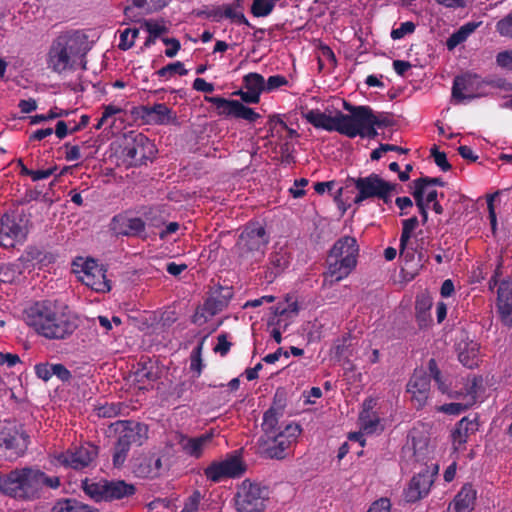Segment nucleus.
<instances>
[{
	"instance_id": "2",
	"label": "nucleus",
	"mask_w": 512,
	"mask_h": 512,
	"mask_svg": "<svg viewBox=\"0 0 512 512\" xmlns=\"http://www.w3.org/2000/svg\"><path fill=\"white\" fill-rule=\"evenodd\" d=\"M60 485L58 476L47 475L39 469L27 467L0 476V492L21 500L39 499L45 489H57Z\"/></svg>"
},
{
	"instance_id": "11",
	"label": "nucleus",
	"mask_w": 512,
	"mask_h": 512,
	"mask_svg": "<svg viewBox=\"0 0 512 512\" xmlns=\"http://www.w3.org/2000/svg\"><path fill=\"white\" fill-rule=\"evenodd\" d=\"M486 82L478 75L465 74L454 79L452 87V100L459 104L487 94Z\"/></svg>"
},
{
	"instance_id": "45",
	"label": "nucleus",
	"mask_w": 512,
	"mask_h": 512,
	"mask_svg": "<svg viewBox=\"0 0 512 512\" xmlns=\"http://www.w3.org/2000/svg\"><path fill=\"white\" fill-rule=\"evenodd\" d=\"M289 84L287 78L282 75H272L265 79V93H272Z\"/></svg>"
},
{
	"instance_id": "26",
	"label": "nucleus",
	"mask_w": 512,
	"mask_h": 512,
	"mask_svg": "<svg viewBox=\"0 0 512 512\" xmlns=\"http://www.w3.org/2000/svg\"><path fill=\"white\" fill-rule=\"evenodd\" d=\"M478 428V424L475 420H469L468 418H462L455 429L452 431L451 437L454 446H461L467 443L468 438Z\"/></svg>"
},
{
	"instance_id": "40",
	"label": "nucleus",
	"mask_w": 512,
	"mask_h": 512,
	"mask_svg": "<svg viewBox=\"0 0 512 512\" xmlns=\"http://www.w3.org/2000/svg\"><path fill=\"white\" fill-rule=\"evenodd\" d=\"M424 425L413 428L409 433V439L413 448H425L429 445V438Z\"/></svg>"
},
{
	"instance_id": "23",
	"label": "nucleus",
	"mask_w": 512,
	"mask_h": 512,
	"mask_svg": "<svg viewBox=\"0 0 512 512\" xmlns=\"http://www.w3.org/2000/svg\"><path fill=\"white\" fill-rule=\"evenodd\" d=\"M297 315L298 305L296 302L278 305L275 308L274 317L269 321V326H276L285 332Z\"/></svg>"
},
{
	"instance_id": "58",
	"label": "nucleus",
	"mask_w": 512,
	"mask_h": 512,
	"mask_svg": "<svg viewBox=\"0 0 512 512\" xmlns=\"http://www.w3.org/2000/svg\"><path fill=\"white\" fill-rule=\"evenodd\" d=\"M308 184L305 178L295 180L293 186L289 189L294 198H300L305 194L304 187Z\"/></svg>"
},
{
	"instance_id": "29",
	"label": "nucleus",
	"mask_w": 512,
	"mask_h": 512,
	"mask_svg": "<svg viewBox=\"0 0 512 512\" xmlns=\"http://www.w3.org/2000/svg\"><path fill=\"white\" fill-rule=\"evenodd\" d=\"M402 233L400 237V256L406 260L413 257V252L407 249V244L412 237L414 230L418 226L417 217L413 216L403 221Z\"/></svg>"
},
{
	"instance_id": "10",
	"label": "nucleus",
	"mask_w": 512,
	"mask_h": 512,
	"mask_svg": "<svg viewBox=\"0 0 512 512\" xmlns=\"http://www.w3.org/2000/svg\"><path fill=\"white\" fill-rule=\"evenodd\" d=\"M247 465L239 455H228L224 460L214 461L204 470V474L214 483L225 479L240 478L245 474Z\"/></svg>"
},
{
	"instance_id": "42",
	"label": "nucleus",
	"mask_w": 512,
	"mask_h": 512,
	"mask_svg": "<svg viewBox=\"0 0 512 512\" xmlns=\"http://www.w3.org/2000/svg\"><path fill=\"white\" fill-rule=\"evenodd\" d=\"M282 406L278 408L272 406L263 415V429L267 432L273 431L278 423L279 416L281 415Z\"/></svg>"
},
{
	"instance_id": "28",
	"label": "nucleus",
	"mask_w": 512,
	"mask_h": 512,
	"mask_svg": "<svg viewBox=\"0 0 512 512\" xmlns=\"http://www.w3.org/2000/svg\"><path fill=\"white\" fill-rule=\"evenodd\" d=\"M50 512H99V509L75 498H61L53 504Z\"/></svg>"
},
{
	"instance_id": "48",
	"label": "nucleus",
	"mask_w": 512,
	"mask_h": 512,
	"mask_svg": "<svg viewBox=\"0 0 512 512\" xmlns=\"http://www.w3.org/2000/svg\"><path fill=\"white\" fill-rule=\"evenodd\" d=\"M292 450H259L260 458L283 460L292 457Z\"/></svg>"
},
{
	"instance_id": "47",
	"label": "nucleus",
	"mask_w": 512,
	"mask_h": 512,
	"mask_svg": "<svg viewBox=\"0 0 512 512\" xmlns=\"http://www.w3.org/2000/svg\"><path fill=\"white\" fill-rule=\"evenodd\" d=\"M496 30L501 36L512 38V12L497 22Z\"/></svg>"
},
{
	"instance_id": "53",
	"label": "nucleus",
	"mask_w": 512,
	"mask_h": 512,
	"mask_svg": "<svg viewBox=\"0 0 512 512\" xmlns=\"http://www.w3.org/2000/svg\"><path fill=\"white\" fill-rule=\"evenodd\" d=\"M431 154L434 158V162L439 168H441V170L448 171L451 168L444 152H440L436 148H432Z\"/></svg>"
},
{
	"instance_id": "35",
	"label": "nucleus",
	"mask_w": 512,
	"mask_h": 512,
	"mask_svg": "<svg viewBox=\"0 0 512 512\" xmlns=\"http://www.w3.org/2000/svg\"><path fill=\"white\" fill-rule=\"evenodd\" d=\"M479 26L478 23L468 22L454 32L447 40L446 45L449 50H453L459 44L464 42Z\"/></svg>"
},
{
	"instance_id": "34",
	"label": "nucleus",
	"mask_w": 512,
	"mask_h": 512,
	"mask_svg": "<svg viewBox=\"0 0 512 512\" xmlns=\"http://www.w3.org/2000/svg\"><path fill=\"white\" fill-rule=\"evenodd\" d=\"M148 512H174L175 505L168 499H155L148 505ZM181 512H192V496L187 498L184 508Z\"/></svg>"
},
{
	"instance_id": "3",
	"label": "nucleus",
	"mask_w": 512,
	"mask_h": 512,
	"mask_svg": "<svg viewBox=\"0 0 512 512\" xmlns=\"http://www.w3.org/2000/svg\"><path fill=\"white\" fill-rule=\"evenodd\" d=\"M89 50L87 36L80 31L59 35L52 43L48 53V67L56 73L73 69L78 60H82Z\"/></svg>"
},
{
	"instance_id": "59",
	"label": "nucleus",
	"mask_w": 512,
	"mask_h": 512,
	"mask_svg": "<svg viewBox=\"0 0 512 512\" xmlns=\"http://www.w3.org/2000/svg\"><path fill=\"white\" fill-rule=\"evenodd\" d=\"M163 42L169 46L165 51V55L169 58L174 57L180 49V42L175 38H163Z\"/></svg>"
},
{
	"instance_id": "55",
	"label": "nucleus",
	"mask_w": 512,
	"mask_h": 512,
	"mask_svg": "<svg viewBox=\"0 0 512 512\" xmlns=\"http://www.w3.org/2000/svg\"><path fill=\"white\" fill-rule=\"evenodd\" d=\"M224 16L238 24L248 25V21L245 18L244 14L238 9L229 7L225 9Z\"/></svg>"
},
{
	"instance_id": "38",
	"label": "nucleus",
	"mask_w": 512,
	"mask_h": 512,
	"mask_svg": "<svg viewBox=\"0 0 512 512\" xmlns=\"http://www.w3.org/2000/svg\"><path fill=\"white\" fill-rule=\"evenodd\" d=\"M302 429L297 423L288 424L285 429L278 435V448H284L295 443L300 436Z\"/></svg>"
},
{
	"instance_id": "60",
	"label": "nucleus",
	"mask_w": 512,
	"mask_h": 512,
	"mask_svg": "<svg viewBox=\"0 0 512 512\" xmlns=\"http://www.w3.org/2000/svg\"><path fill=\"white\" fill-rule=\"evenodd\" d=\"M499 192H496L495 194L489 195L487 198V205H488V211H489V218L491 222L492 229L495 230L497 219H496V213L494 208V199L496 196H498Z\"/></svg>"
},
{
	"instance_id": "14",
	"label": "nucleus",
	"mask_w": 512,
	"mask_h": 512,
	"mask_svg": "<svg viewBox=\"0 0 512 512\" xmlns=\"http://www.w3.org/2000/svg\"><path fill=\"white\" fill-rule=\"evenodd\" d=\"M98 450H62L55 459L58 464L73 470H83L96 460Z\"/></svg>"
},
{
	"instance_id": "64",
	"label": "nucleus",
	"mask_w": 512,
	"mask_h": 512,
	"mask_svg": "<svg viewBox=\"0 0 512 512\" xmlns=\"http://www.w3.org/2000/svg\"><path fill=\"white\" fill-rule=\"evenodd\" d=\"M0 245L3 247H13L14 239L12 236L6 231L4 225H2L0 229Z\"/></svg>"
},
{
	"instance_id": "62",
	"label": "nucleus",
	"mask_w": 512,
	"mask_h": 512,
	"mask_svg": "<svg viewBox=\"0 0 512 512\" xmlns=\"http://www.w3.org/2000/svg\"><path fill=\"white\" fill-rule=\"evenodd\" d=\"M194 90L211 93L214 91V85L212 83L206 82L202 78L194 79Z\"/></svg>"
},
{
	"instance_id": "7",
	"label": "nucleus",
	"mask_w": 512,
	"mask_h": 512,
	"mask_svg": "<svg viewBox=\"0 0 512 512\" xmlns=\"http://www.w3.org/2000/svg\"><path fill=\"white\" fill-rule=\"evenodd\" d=\"M268 242L264 226L259 222L250 223L240 234L234 252L240 262L252 264L263 258Z\"/></svg>"
},
{
	"instance_id": "20",
	"label": "nucleus",
	"mask_w": 512,
	"mask_h": 512,
	"mask_svg": "<svg viewBox=\"0 0 512 512\" xmlns=\"http://www.w3.org/2000/svg\"><path fill=\"white\" fill-rule=\"evenodd\" d=\"M303 117L308 123L313 125L317 129H323L326 131H336L339 133L340 130V112L337 111L334 115L327 113L326 111H320L319 109L308 110L303 114Z\"/></svg>"
},
{
	"instance_id": "51",
	"label": "nucleus",
	"mask_w": 512,
	"mask_h": 512,
	"mask_svg": "<svg viewBox=\"0 0 512 512\" xmlns=\"http://www.w3.org/2000/svg\"><path fill=\"white\" fill-rule=\"evenodd\" d=\"M496 63L501 68L512 71V50L498 53L496 56Z\"/></svg>"
},
{
	"instance_id": "16",
	"label": "nucleus",
	"mask_w": 512,
	"mask_h": 512,
	"mask_svg": "<svg viewBox=\"0 0 512 512\" xmlns=\"http://www.w3.org/2000/svg\"><path fill=\"white\" fill-rule=\"evenodd\" d=\"M162 468L161 458L155 454L140 453L132 459V469L137 477L154 478Z\"/></svg>"
},
{
	"instance_id": "1",
	"label": "nucleus",
	"mask_w": 512,
	"mask_h": 512,
	"mask_svg": "<svg viewBox=\"0 0 512 512\" xmlns=\"http://www.w3.org/2000/svg\"><path fill=\"white\" fill-rule=\"evenodd\" d=\"M24 320L48 339H65L78 327L68 307L52 301L37 302L30 306L25 310Z\"/></svg>"
},
{
	"instance_id": "15",
	"label": "nucleus",
	"mask_w": 512,
	"mask_h": 512,
	"mask_svg": "<svg viewBox=\"0 0 512 512\" xmlns=\"http://www.w3.org/2000/svg\"><path fill=\"white\" fill-rule=\"evenodd\" d=\"M206 100L215 104L219 113L225 116L240 118L249 122H254L260 117L252 108L237 100H227L221 97H206Z\"/></svg>"
},
{
	"instance_id": "17",
	"label": "nucleus",
	"mask_w": 512,
	"mask_h": 512,
	"mask_svg": "<svg viewBox=\"0 0 512 512\" xmlns=\"http://www.w3.org/2000/svg\"><path fill=\"white\" fill-rule=\"evenodd\" d=\"M497 311L502 323L512 326V280H503L497 289Z\"/></svg>"
},
{
	"instance_id": "19",
	"label": "nucleus",
	"mask_w": 512,
	"mask_h": 512,
	"mask_svg": "<svg viewBox=\"0 0 512 512\" xmlns=\"http://www.w3.org/2000/svg\"><path fill=\"white\" fill-rule=\"evenodd\" d=\"M245 91L237 94L246 103L256 104L260 101V95L265 93V78L259 73H248L243 77Z\"/></svg>"
},
{
	"instance_id": "50",
	"label": "nucleus",
	"mask_w": 512,
	"mask_h": 512,
	"mask_svg": "<svg viewBox=\"0 0 512 512\" xmlns=\"http://www.w3.org/2000/svg\"><path fill=\"white\" fill-rule=\"evenodd\" d=\"M415 30V24L413 22L407 21L400 24V26L391 31V37L394 40L401 39L407 34L413 33Z\"/></svg>"
},
{
	"instance_id": "39",
	"label": "nucleus",
	"mask_w": 512,
	"mask_h": 512,
	"mask_svg": "<svg viewBox=\"0 0 512 512\" xmlns=\"http://www.w3.org/2000/svg\"><path fill=\"white\" fill-rule=\"evenodd\" d=\"M359 420L361 429L366 435L376 433L383 429L380 419L377 416L372 415L368 410L361 412Z\"/></svg>"
},
{
	"instance_id": "24",
	"label": "nucleus",
	"mask_w": 512,
	"mask_h": 512,
	"mask_svg": "<svg viewBox=\"0 0 512 512\" xmlns=\"http://www.w3.org/2000/svg\"><path fill=\"white\" fill-rule=\"evenodd\" d=\"M35 373L38 378L47 382L52 376H56L62 382H69L72 378L71 372L61 363H40L35 366Z\"/></svg>"
},
{
	"instance_id": "21",
	"label": "nucleus",
	"mask_w": 512,
	"mask_h": 512,
	"mask_svg": "<svg viewBox=\"0 0 512 512\" xmlns=\"http://www.w3.org/2000/svg\"><path fill=\"white\" fill-rule=\"evenodd\" d=\"M111 229L117 235L140 236L145 230V223L138 217L117 215L112 220Z\"/></svg>"
},
{
	"instance_id": "52",
	"label": "nucleus",
	"mask_w": 512,
	"mask_h": 512,
	"mask_svg": "<svg viewBox=\"0 0 512 512\" xmlns=\"http://www.w3.org/2000/svg\"><path fill=\"white\" fill-rule=\"evenodd\" d=\"M156 227H160L163 225L164 227L159 231L158 235L161 239L167 238L169 235L175 233L178 231L180 225L177 222H170L168 224H165L164 222H157L153 224Z\"/></svg>"
},
{
	"instance_id": "49",
	"label": "nucleus",
	"mask_w": 512,
	"mask_h": 512,
	"mask_svg": "<svg viewBox=\"0 0 512 512\" xmlns=\"http://www.w3.org/2000/svg\"><path fill=\"white\" fill-rule=\"evenodd\" d=\"M69 114L66 110H58L57 108L51 109L48 115H35L31 117V124H37L43 121L52 120L58 117H64Z\"/></svg>"
},
{
	"instance_id": "13",
	"label": "nucleus",
	"mask_w": 512,
	"mask_h": 512,
	"mask_svg": "<svg viewBox=\"0 0 512 512\" xmlns=\"http://www.w3.org/2000/svg\"><path fill=\"white\" fill-rule=\"evenodd\" d=\"M353 181L358 190V195L355 197V203H360L371 197H379L387 202V198L393 189L391 184L384 181L376 174H371L367 177H360Z\"/></svg>"
},
{
	"instance_id": "9",
	"label": "nucleus",
	"mask_w": 512,
	"mask_h": 512,
	"mask_svg": "<svg viewBox=\"0 0 512 512\" xmlns=\"http://www.w3.org/2000/svg\"><path fill=\"white\" fill-rule=\"evenodd\" d=\"M268 490L265 486L245 479L239 485L235 495V507L238 512H263Z\"/></svg>"
},
{
	"instance_id": "25",
	"label": "nucleus",
	"mask_w": 512,
	"mask_h": 512,
	"mask_svg": "<svg viewBox=\"0 0 512 512\" xmlns=\"http://www.w3.org/2000/svg\"><path fill=\"white\" fill-rule=\"evenodd\" d=\"M459 361L468 368H474L479 362L480 346L473 340H462L458 343Z\"/></svg>"
},
{
	"instance_id": "22",
	"label": "nucleus",
	"mask_w": 512,
	"mask_h": 512,
	"mask_svg": "<svg viewBox=\"0 0 512 512\" xmlns=\"http://www.w3.org/2000/svg\"><path fill=\"white\" fill-rule=\"evenodd\" d=\"M407 391L411 394L417 407H422L428 399L430 379L424 372H416L411 377Z\"/></svg>"
},
{
	"instance_id": "5",
	"label": "nucleus",
	"mask_w": 512,
	"mask_h": 512,
	"mask_svg": "<svg viewBox=\"0 0 512 512\" xmlns=\"http://www.w3.org/2000/svg\"><path fill=\"white\" fill-rule=\"evenodd\" d=\"M359 246L354 237L343 236L332 246L327 258L323 286H332L346 278L356 267Z\"/></svg>"
},
{
	"instance_id": "61",
	"label": "nucleus",
	"mask_w": 512,
	"mask_h": 512,
	"mask_svg": "<svg viewBox=\"0 0 512 512\" xmlns=\"http://www.w3.org/2000/svg\"><path fill=\"white\" fill-rule=\"evenodd\" d=\"M20 362L17 354L0 352V365L6 364L8 367H13Z\"/></svg>"
},
{
	"instance_id": "18",
	"label": "nucleus",
	"mask_w": 512,
	"mask_h": 512,
	"mask_svg": "<svg viewBox=\"0 0 512 512\" xmlns=\"http://www.w3.org/2000/svg\"><path fill=\"white\" fill-rule=\"evenodd\" d=\"M432 475L429 469L416 474L410 481L408 488L405 490V500L414 503L425 497L433 484Z\"/></svg>"
},
{
	"instance_id": "32",
	"label": "nucleus",
	"mask_w": 512,
	"mask_h": 512,
	"mask_svg": "<svg viewBox=\"0 0 512 512\" xmlns=\"http://www.w3.org/2000/svg\"><path fill=\"white\" fill-rule=\"evenodd\" d=\"M105 270H94L87 276H81V281L97 292H108L111 290L110 281L106 278Z\"/></svg>"
},
{
	"instance_id": "44",
	"label": "nucleus",
	"mask_w": 512,
	"mask_h": 512,
	"mask_svg": "<svg viewBox=\"0 0 512 512\" xmlns=\"http://www.w3.org/2000/svg\"><path fill=\"white\" fill-rule=\"evenodd\" d=\"M226 440L224 437L217 436L215 439L213 438V435L210 433H205L199 437H194V448H201L204 445H215V446H222Z\"/></svg>"
},
{
	"instance_id": "46",
	"label": "nucleus",
	"mask_w": 512,
	"mask_h": 512,
	"mask_svg": "<svg viewBox=\"0 0 512 512\" xmlns=\"http://www.w3.org/2000/svg\"><path fill=\"white\" fill-rule=\"evenodd\" d=\"M157 74L161 77L171 76L174 74L187 75L188 70L184 68L182 62L170 63L157 71Z\"/></svg>"
},
{
	"instance_id": "41",
	"label": "nucleus",
	"mask_w": 512,
	"mask_h": 512,
	"mask_svg": "<svg viewBox=\"0 0 512 512\" xmlns=\"http://www.w3.org/2000/svg\"><path fill=\"white\" fill-rule=\"evenodd\" d=\"M128 407L123 403H106L102 406H99L96 411L99 417L103 418H112L118 415L123 414V410H126Z\"/></svg>"
},
{
	"instance_id": "54",
	"label": "nucleus",
	"mask_w": 512,
	"mask_h": 512,
	"mask_svg": "<svg viewBox=\"0 0 512 512\" xmlns=\"http://www.w3.org/2000/svg\"><path fill=\"white\" fill-rule=\"evenodd\" d=\"M231 347V343L227 340V336L225 334H220L217 337V344L214 347V352L220 354L221 356H225Z\"/></svg>"
},
{
	"instance_id": "36",
	"label": "nucleus",
	"mask_w": 512,
	"mask_h": 512,
	"mask_svg": "<svg viewBox=\"0 0 512 512\" xmlns=\"http://www.w3.org/2000/svg\"><path fill=\"white\" fill-rule=\"evenodd\" d=\"M289 264V255L286 249L280 248L270 254L269 269L270 273L276 276L283 271Z\"/></svg>"
},
{
	"instance_id": "27",
	"label": "nucleus",
	"mask_w": 512,
	"mask_h": 512,
	"mask_svg": "<svg viewBox=\"0 0 512 512\" xmlns=\"http://www.w3.org/2000/svg\"><path fill=\"white\" fill-rule=\"evenodd\" d=\"M170 0H132V6L124 8V15L127 19L135 20L134 8L142 9L145 13H152L165 7Z\"/></svg>"
},
{
	"instance_id": "33",
	"label": "nucleus",
	"mask_w": 512,
	"mask_h": 512,
	"mask_svg": "<svg viewBox=\"0 0 512 512\" xmlns=\"http://www.w3.org/2000/svg\"><path fill=\"white\" fill-rule=\"evenodd\" d=\"M476 385H477L476 384V380L473 379L472 383H471L470 390L468 392L469 400L467 401V403H465V404H463V403L445 404V405L440 406L438 408V410L441 411V412L447 413V414H451V415H459L460 413L465 411L469 406H471L475 402V399H476V390H475Z\"/></svg>"
},
{
	"instance_id": "63",
	"label": "nucleus",
	"mask_w": 512,
	"mask_h": 512,
	"mask_svg": "<svg viewBox=\"0 0 512 512\" xmlns=\"http://www.w3.org/2000/svg\"><path fill=\"white\" fill-rule=\"evenodd\" d=\"M94 270H104L102 267L98 266V264L94 260H86L81 264V271L83 272L82 276L90 275V273L94 272Z\"/></svg>"
},
{
	"instance_id": "31",
	"label": "nucleus",
	"mask_w": 512,
	"mask_h": 512,
	"mask_svg": "<svg viewBox=\"0 0 512 512\" xmlns=\"http://www.w3.org/2000/svg\"><path fill=\"white\" fill-rule=\"evenodd\" d=\"M413 196L416 202L420 199L424 204L429 205L436 200L437 191L429 185L428 178H420L414 181Z\"/></svg>"
},
{
	"instance_id": "12",
	"label": "nucleus",
	"mask_w": 512,
	"mask_h": 512,
	"mask_svg": "<svg viewBox=\"0 0 512 512\" xmlns=\"http://www.w3.org/2000/svg\"><path fill=\"white\" fill-rule=\"evenodd\" d=\"M231 297V288L214 285V287L211 288L209 297L203 306L194 313V323H198L199 325L206 323L210 318L227 306Z\"/></svg>"
},
{
	"instance_id": "4",
	"label": "nucleus",
	"mask_w": 512,
	"mask_h": 512,
	"mask_svg": "<svg viewBox=\"0 0 512 512\" xmlns=\"http://www.w3.org/2000/svg\"><path fill=\"white\" fill-rule=\"evenodd\" d=\"M344 108L349 114L340 112L339 133L347 137H374L377 135L376 128L389 125L387 116L375 114L368 106H352L344 101Z\"/></svg>"
},
{
	"instance_id": "43",
	"label": "nucleus",
	"mask_w": 512,
	"mask_h": 512,
	"mask_svg": "<svg viewBox=\"0 0 512 512\" xmlns=\"http://www.w3.org/2000/svg\"><path fill=\"white\" fill-rule=\"evenodd\" d=\"M145 141H147V138L142 134H138L132 143H127L125 145L123 148V155L127 159L134 160L139 153V148L141 147L143 149Z\"/></svg>"
},
{
	"instance_id": "37",
	"label": "nucleus",
	"mask_w": 512,
	"mask_h": 512,
	"mask_svg": "<svg viewBox=\"0 0 512 512\" xmlns=\"http://www.w3.org/2000/svg\"><path fill=\"white\" fill-rule=\"evenodd\" d=\"M29 435L21 431L15 430L14 433H0V446L5 445V448H12L13 446H27Z\"/></svg>"
},
{
	"instance_id": "57",
	"label": "nucleus",
	"mask_w": 512,
	"mask_h": 512,
	"mask_svg": "<svg viewBox=\"0 0 512 512\" xmlns=\"http://www.w3.org/2000/svg\"><path fill=\"white\" fill-rule=\"evenodd\" d=\"M145 27L147 32L154 37H158L167 32L166 26L152 20L146 21Z\"/></svg>"
},
{
	"instance_id": "56",
	"label": "nucleus",
	"mask_w": 512,
	"mask_h": 512,
	"mask_svg": "<svg viewBox=\"0 0 512 512\" xmlns=\"http://www.w3.org/2000/svg\"><path fill=\"white\" fill-rule=\"evenodd\" d=\"M391 503L388 498H380L373 502L367 512H390Z\"/></svg>"
},
{
	"instance_id": "8",
	"label": "nucleus",
	"mask_w": 512,
	"mask_h": 512,
	"mask_svg": "<svg viewBox=\"0 0 512 512\" xmlns=\"http://www.w3.org/2000/svg\"><path fill=\"white\" fill-rule=\"evenodd\" d=\"M106 435L112 440L113 445L120 448L139 447L148 438V427L131 420H118L108 426Z\"/></svg>"
},
{
	"instance_id": "30",
	"label": "nucleus",
	"mask_w": 512,
	"mask_h": 512,
	"mask_svg": "<svg viewBox=\"0 0 512 512\" xmlns=\"http://www.w3.org/2000/svg\"><path fill=\"white\" fill-rule=\"evenodd\" d=\"M135 381L141 383L145 381H155L159 377V369L154 361L146 359L137 363L134 371Z\"/></svg>"
},
{
	"instance_id": "6",
	"label": "nucleus",
	"mask_w": 512,
	"mask_h": 512,
	"mask_svg": "<svg viewBox=\"0 0 512 512\" xmlns=\"http://www.w3.org/2000/svg\"><path fill=\"white\" fill-rule=\"evenodd\" d=\"M81 488L86 496L95 502H113L129 498L136 493V487L124 480L85 478Z\"/></svg>"
}]
</instances>
